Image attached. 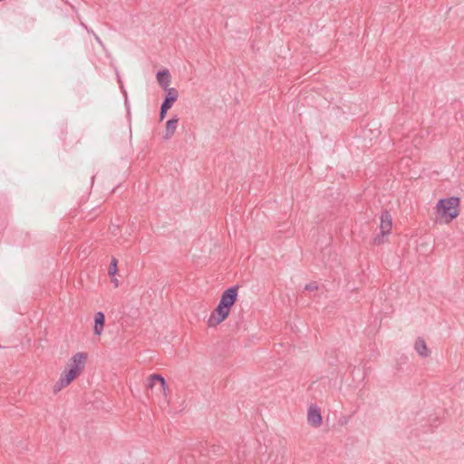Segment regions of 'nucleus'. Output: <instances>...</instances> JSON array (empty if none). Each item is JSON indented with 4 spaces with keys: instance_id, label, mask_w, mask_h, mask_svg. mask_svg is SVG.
<instances>
[{
    "instance_id": "nucleus-1",
    "label": "nucleus",
    "mask_w": 464,
    "mask_h": 464,
    "mask_svg": "<svg viewBox=\"0 0 464 464\" xmlns=\"http://www.w3.org/2000/svg\"><path fill=\"white\" fill-rule=\"evenodd\" d=\"M237 291L238 285H232L222 293L218 306L211 313L208 320L209 327L217 326L228 317L232 306L237 302Z\"/></svg>"
},
{
    "instance_id": "nucleus-10",
    "label": "nucleus",
    "mask_w": 464,
    "mask_h": 464,
    "mask_svg": "<svg viewBox=\"0 0 464 464\" xmlns=\"http://www.w3.org/2000/svg\"><path fill=\"white\" fill-rule=\"evenodd\" d=\"M105 324V315L102 312H98L94 315L93 333L95 335H101Z\"/></svg>"
},
{
    "instance_id": "nucleus-12",
    "label": "nucleus",
    "mask_w": 464,
    "mask_h": 464,
    "mask_svg": "<svg viewBox=\"0 0 464 464\" xmlns=\"http://www.w3.org/2000/svg\"><path fill=\"white\" fill-rule=\"evenodd\" d=\"M117 272H118V260L115 257H112L111 261L110 263V266H109V270H108L109 276L111 277H113L117 274Z\"/></svg>"
},
{
    "instance_id": "nucleus-7",
    "label": "nucleus",
    "mask_w": 464,
    "mask_h": 464,
    "mask_svg": "<svg viewBox=\"0 0 464 464\" xmlns=\"http://www.w3.org/2000/svg\"><path fill=\"white\" fill-rule=\"evenodd\" d=\"M179 123L178 116H174L171 119L168 120L166 122L165 133L163 135V140H169L175 133Z\"/></svg>"
},
{
    "instance_id": "nucleus-4",
    "label": "nucleus",
    "mask_w": 464,
    "mask_h": 464,
    "mask_svg": "<svg viewBox=\"0 0 464 464\" xmlns=\"http://www.w3.org/2000/svg\"><path fill=\"white\" fill-rule=\"evenodd\" d=\"M392 227V215L388 210H383L381 215V224L380 229L381 232L373 238V242L376 245H381L383 243V237L388 236L391 233Z\"/></svg>"
},
{
    "instance_id": "nucleus-5",
    "label": "nucleus",
    "mask_w": 464,
    "mask_h": 464,
    "mask_svg": "<svg viewBox=\"0 0 464 464\" xmlns=\"http://www.w3.org/2000/svg\"><path fill=\"white\" fill-rule=\"evenodd\" d=\"M157 384L159 385V391L166 395L167 382L165 379L160 374L157 373L150 375L147 380V388L153 389L157 386Z\"/></svg>"
},
{
    "instance_id": "nucleus-13",
    "label": "nucleus",
    "mask_w": 464,
    "mask_h": 464,
    "mask_svg": "<svg viewBox=\"0 0 464 464\" xmlns=\"http://www.w3.org/2000/svg\"><path fill=\"white\" fill-rule=\"evenodd\" d=\"M169 109H170L169 107L161 103L160 109V121H162L166 117V114Z\"/></svg>"
},
{
    "instance_id": "nucleus-8",
    "label": "nucleus",
    "mask_w": 464,
    "mask_h": 464,
    "mask_svg": "<svg viewBox=\"0 0 464 464\" xmlns=\"http://www.w3.org/2000/svg\"><path fill=\"white\" fill-rule=\"evenodd\" d=\"M157 81L160 84V86L165 90L169 89L170 82H171V76L169 73V71L168 69H163L157 72Z\"/></svg>"
},
{
    "instance_id": "nucleus-9",
    "label": "nucleus",
    "mask_w": 464,
    "mask_h": 464,
    "mask_svg": "<svg viewBox=\"0 0 464 464\" xmlns=\"http://www.w3.org/2000/svg\"><path fill=\"white\" fill-rule=\"evenodd\" d=\"M164 91H166V94L163 99L162 104L171 108L173 106L174 102L179 98V92L175 88H169V89H165Z\"/></svg>"
},
{
    "instance_id": "nucleus-11",
    "label": "nucleus",
    "mask_w": 464,
    "mask_h": 464,
    "mask_svg": "<svg viewBox=\"0 0 464 464\" xmlns=\"http://www.w3.org/2000/svg\"><path fill=\"white\" fill-rule=\"evenodd\" d=\"M414 349L418 354L421 357H428L430 355V350L427 347L426 342L422 337H418L414 343Z\"/></svg>"
},
{
    "instance_id": "nucleus-2",
    "label": "nucleus",
    "mask_w": 464,
    "mask_h": 464,
    "mask_svg": "<svg viewBox=\"0 0 464 464\" xmlns=\"http://www.w3.org/2000/svg\"><path fill=\"white\" fill-rule=\"evenodd\" d=\"M87 360V353H77L69 361L66 369L59 381L53 385V392L57 393L63 387L69 385L82 372Z\"/></svg>"
},
{
    "instance_id": "nucleus-14",
    "label": "nucleus",
    "mask_w": 464,
    "mask_h": 464,
    "mask_svg": "<svg viewBox=\"0 0 464 464\" xmlns=\"http://www.w3.org/2000/svg\"><path fill=\"white\" fill-rule=\"evenodd\" d=\"M317 288H318V286L315 282H310L309 284H306L304 286V289L308 290V291H314V290H316Z\"/></svg>"
},
{
    "instance_id": "nucleus-6",
    "label": "nucleus",
    "mask_w": 464,
    "mask_h": 464,
    "mask_svg": "<svg viewBox=\"0 0 464 464\" xmlns=\"http://www.w3.org/2000/svg\"><path fill=\"white\" fill-rule=\"evenodd\" d=\"M308 423L315 428H318L322 425L323 420L320 410L315 405H311L308 409L307 415Z\"/></svg>"
},
{
    "instance_id": "nucleus-16",
    "label": "nucleus",
    "mask_w": 464,
    "mask_h": 464,
    "mask_svg": "<svg viewBox=\"0 0 464 464\" xmlns=\"http://www.w3.org/2000/svg\"><path fill=\"white\" fill-rule=\"evenodd\" d=\"M119 228V226H114L113 227V230H112V233L115 234V230Z\"/></svg>"
},
{
    "instance_id": "nucleus-3",
    "label": "nucleus",
    "mask_w": 464,
    "mask_h": 464,
    "mask_svg": "<svg viewBox=\"0 0 464 464\" xmlns=\"http://www.w3.org/2000/svg\"><path fill=\"white\" fill-rule=\"evenodd\" d=\"M460 199L458 197L440 198L436 206L437 214L443 218L447 223L451 222L459 214Z\"/></svg>"
},
{
    "instance_id": "nucleus-15",
    "label": "nucleus",
    "mask_w": 464,
    "mask_h": 464,
    "mask_svg": "<svg viewBox=\"0 0 464 464\" xmlns=\"http://www.w3.org/2000/svg\"><path fill=\"white\" fill-rule=\"evenodd\" d=\"M111 281L114 283L115 287H117L119 285L118 280L116 278H114V276L111 277Z\"/></svg>"
},
{
    "instance_id": "nucleus-17",
    "label": "nucleus",
    "mask_w": 464,
    "mask_h": 464,
    "mask_svg": "<svg viewBox=\"0 0 464 464\" xmlns=\"http://www.w3.org/2000/svg\"><path fill=\"white\" fill-rule=\"evenodd\" d=\"M3 0H0V2H2Z\"/></svg>"
}]
</instances>
